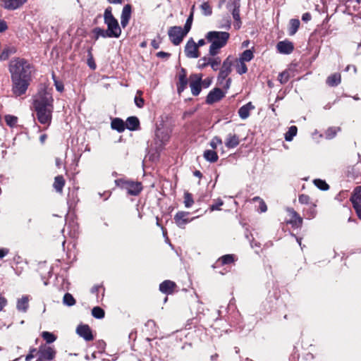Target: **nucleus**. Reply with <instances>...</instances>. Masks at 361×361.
<instances>
[{
  "mask_svg": "<svg viewBox=\"0 0 361 361\" xmlns=\"http://www.w3.org/2000/svg\"><path fill=\"white\" fill-rule=\"evenodd\" d=\"M9 71L13 95L20 97L25 94L32 80L33 67L26 60L18 58L11 61Z\"/></svg>",
  "mask_w": 361,
  "mask_h": 361,
  "instance_id": "obj_1",
  "label": "nucleus"
},
{
  "mask_svg": "<svg viewBox=\"0 0 361 361\" xmlns=\"http://www.w3.org/2000/svg\"><path fill=\"white\" fill-rule=\"evenodd\" d=\"M53 102L51 94L45 90L39 91L34 97L33 106L37 120L41 124L49 126L51 123L54 110Z\"/></svg>",
  "mask_w": 361,
  "mask_h": 361,
  "instance_id": "obj_2",
  "label": "nucleus"
},
{
  "mask_svg": "<svg viewBox=\"0 0 361 361\" xmlns=\"http://www.w3.org/2000/svg\"><path fill=\"white\" fill-rule=\"evenodd\" d=\"M230 37L228 32L222 31H209L206 35L207 42L210 44L209 54L211 56H216L221 49L224 47Z\"/></svg>",
  "mask_w": 361,
  "mask_h": 361,
  "instance_id": "obj_3",
  "label": "nucleus"
},
{
  "mask_svg": "<svg viewBox=\"0 0 361 361\" xmlns=\"http://www.w3.org/2000/svg\"><path fill=\"white\" fill-rule=\"evenodd\" d=\"M104 20L107 26V31L110 36L115 38L119 37L121 34V29L118 20L112 15L111 7H108L105 9Z\"/></svg>",
  "mask_w": 361,
  "mask_h": 361,
  "instance_id": "obj_4",
  "label": "nucleus"
},
{
  "mask_svg": "<svg viewBox=\"0 0 361 361\" xmlns=\"http://www.w3.org/2000/svg\"><path fill=\"white\" fill-rule=\"evenodd\" d=\"M233 65V61L231 59V56H228L223 62L222 66L219 71V73L217 78L218 84L222 86L226 90L229 89L231 79L228 78L226 80V78L231 73L232 68L231 66Z\"/></svg>",
  "mask_w": 361,
  "mask_h": 361,
  "instance_id": "obj_5",
  "label": "nucleus"
},
{
  "mask_svg": "<svg viewBox=\"0 0 361 361\" xmlns=\"http://www.w3.org/2000/svg\"><path fill=\"white\" fill-rule=\"evenodd\" d=\"M115 183L118 187L126 190L130 195L136 196L139 195L142 190V183L140 182L120 178L116 180Z\"/></svg>",
  "mask_w": 361,
  "mask_h": 361,
  "instance_id": "obj_6",
  "label": "nucleus"
},
{
  "mask_svg": "<svg viewBox=\"0 0 361 361\" xmlns=\"http://www.w3.org/2000/svg\"><path fill=\"white\" fill-rule=\"evenodd\" d=\"M56 354V351L53 347L42 344L38 348L36 361H51Z\"/></svg>",
  "mask_w": 361,
  "mask_h": 361,
  "instance_id": "obj_7",
  "label": "nucleus"
},
{
  "mask_svg": "<svg viewBox=\"0 0 361 361\" xmlns=\"http://www.w3.org/2000/svg\"><path fill=\"white\" fill-rule=\"evenodd\" d=\"M168 34L171 42L174 45H178L188 32L180 26H173L170 27Z\"/></svg>",
  "mask_w": 361,
  "mask_h": 361,
  "instance_id": "obj_8",
  "label": "nucleus"
},
{
  "mask_svg": "<svg viewBox=\"0 0 361 361\" xmlns=\"http://www.w3.org/2000/svg\"><path fill=\"white\" fill-rule=\"evenodd\" d=\"M202 74H192L190 76V87L194 96H197L201 90Z\"/></svg>",
  "mask_w": 361,
  "mask_h": 361,
  "instance_id": "obj_9",
  "label": "nucleus"
},
{
  "mask_svg": "<svg viewBox=\"0 0 361 361\" xmlns=\"http://www.w3.org/2000/svg\"><path fill=\"white\" fill-rule=\"evenodd\" d=\"M184 51L188 58L196 59L200 56L199 49L192 38H190L187 42Z\"/></svg>",
  "mask_w": 361,
  "mask_h": 361,
  "instance_id": "obj_10",
  "label": "nucleus"
},
{
  "mask_svg": "<svg viewBox=\"0 0 361 361\" xmlns=\"http://www.w3.org/2000/svg\"><path fill=\"white\" fill-rule=\"evenodd\" d=\"M27 1V0H1L0 6L6 10L14 11L23 6Z\"/></svg>",
  "mask_w": 361,
  "mask_h": 361,
  "instance_id": "obj_11",
  "label": "nucleus"
},
{
  "mask_svg": "<svg viewBox=\"0 0 361 361\" xmlns=\"http://www.w3.org/2000/svg\"><path fill=\"white\" fill-rule=\"evenodd\" d=\"M350 200L358 217L361 219V186L355 188Z\"/></svg>",
  "mask_w": 361,
  "mask_h": 361,
  "instance_id": "obj_12",
  "label": "nucleus"
},
{
  "mask_svg": "<svg viewBox=\"0 0 361 361\" xmlns=\"http://www.w3.org/2000/svg\"><path fill=\"white\" fill-rule=\"evenodd\" d=\"M225 94L226 92H223L220 88L216 87L209 92L207 96L206 102L209 104L217 102L224 97Z\"/></svg>",
  "mask_w": 361,
  "mask_h": 361,
  "instance_id": "obj_13",
  "label": "nucleus"
},
{
  "mask_svg": "<svg viewBox=\"0 0 361 361\" xmlns=\"http://www.w3.org/2000/svg\"><path fill=\"white\" fill-rule=\"evenodd\" d=\"M76 333L86 341H90L93 339L92 331L87 324L79 325L76 329Z\"/></svg>",
  "mask_w": 361,
  "mask_h": 361,
  "instance_id": "obj_14",
  "label": "nucleus"
},
{
  "mask_svg": "<svg viewBox=\"0 0 361 361\" xmlns=\"http://www.w3.org/2000/svg\"><path fill=\"white\" fill-rule=\"evenodd\" d=\"M189 212H178L174 216V221L176 225L180 228H184L185 226L190 222L188 219Z\"/></svg>",
  "mask_w": 361,
  "mask_h": 361,
  "instance_id": "obj_15",
  "label": "nucleus"
},
{
  "mask_svg": "<svg viewBox=\"0 0 361 361\" xmlns=\"http://www.w3.org/2000/svg\"><path fill=\"white\" fill-rule=\"evenodd\" d=\"M188 85V78L186 77L185 71L182 68L178 75V82L177 84V91L180 94L186 88Z\"/></svg>",
  "mask_w": 361,
  "mask_h": 361,
  "instance_id": "obj_16",
  "label": "nucleus"
},
{
  "mask_svg": "<svg viewBox=\"0 0 361 361\" xmlns=\"http://www.w3.org/2000/svg\"><path fill=\"white\" fill-rule=\"evenodd\" d=\"M130 16H131V6L130 4H126L123 8L121 16V24L123 27H126V25L128 24Z\"/></svg>",
  "mask_w": 361,
  "mask_h": 361,
  "instance_id": "obj_17",
  "label": "nucleus"
},
{
  "mask_svg": "<svg viewBox=\"0 0 361 361\" xmlns=\"http://www.w3.org/2000/svg\"><path fill=\"white\" fill-rule=\"evenodd\" d=\"M176 283L170 280H166L159 285V290L164 294H171L176 288Z\"/></svg>",
  "mask_w": 361,
  "mask_h": 361,
  "instance_id": "obj_18",
  "label": "nucleus"
},
{
  "mask_svg": "<svg viewBox=\"0 0 361 361\" xmlns=\"http://www.w3.org/2000/svg\"><path fill=\"white\" fill-rule=\"evenodd\" d=\"M277 49L281 54H288L293 50L292 42L288 41H281L277 44Z\"/></svg>",
  "mask_w": 361,
  "mask_h": 361,
  "instance_id": "obj_19",
  "label": "nucleus"
},
{
  "mask_svg": "<svg viewBox=\"0 0 361 361\" xmlns=\"http://www.w3.org/2000/svg\"><path fill=\"white\" fill-rule=\"evenodd\" d=\"M156 139L160 142V145H165L170 138V133L168 130L157 129Z\"/></svg>",
  "mask_w": 361,
  "mask_h": 361,
  "instance_id": "obj_20",
  "label": "nucleus"
},
{
  "mask_svg": "<svg viewBox=\"0 0 361 361\" xmlns=\"http://www.w3.org/2000/svg\"><path fill=\"white\" fill-rule=\"evenodd\" d=\"M240 143L239 137L235 134L229 133L225 141V145L227 148H234Z\"/></svg>",
  "mask_w": 361,
  "mask_h": 361,
  "instance_id": "obj_21",
  "label": "nucleus"
},
{
  "mask_svg": "<svg viewBox=\"0 0 361 361\" xmlns=\"http://www.w3.org/2000/svg\"><path fill=\"white\" fill-rule=\"evenodd\" d=\"M255 106L252 105L251 102H248L247 104L241 106L238 110L239 116L242 119H246L250 116V111L252 109H254Z\"/></svg>",
  "mask_w": 361,
  "mask_h": 361,
  "instance_id": "obj_22",
  "label": "nucleus"
},
{
  "mask_svg": "<svg viewBox=\"0 0 361 361\" xmlns=\"http://www.w3.org/2000/svg\"><path fill=\"white\" fill-rule=\"evenodd\" d=\"M111 126L114 130H116L119 133L123 132L126 129L124 121L119 118H114L111 121Z\"/></svg>",
  "mask_w": 361,
  "mask_h": 361,
  "instance_id": "obj_23",
  "label": "nucleus"
},
{
  "mask_svg": "<svg viewBox=\"0 0 361 361\" xmlns=\"http://www.w3.org/2000/svg\"><path fill=\"white\" fill-rule=\"evenodd\" d=\"M139 124L140 122L137 117L130 116L127 118L125 126L130 130H135L137 129Z\"/></svg>",
  "mask_w": 361,
  "mask_h": 361,
  "instance_id": "obj_24",
  "label": "nucleus"
},
{
  "mask_svg": "<svg viewBox=\"0 0 361 361\" xmlns=\"http://www.w3.org/2000/svg\"><path fill=\"white\" fill-rule=\"evenodd\" d=\"M341 77L339 73H334L326 78V84L330 87H336L341 83Z\"/></svg>",
  "mask_w": 361,
  "mask_h": 361,
  "instance_id": "obj_25",
  "label": "nucleus"
},
{
  "mask_svg": "<svg viewBox=\"0 0 361 361\" xmlns=\"http://www.w3.org/2000/svg\"><path fill=\"white\" fill-rule=\"evenodd\" d=\"M288 212L292 216V219L290 223L293 226H300L302 224V219L299 216V214L293 209H288Z\"/></svg>",
  "mask_w": 361,
  "mask_h": 361,
  "instance_id": "obj_26",
  "label": "nucleus"
},
{
  "mask_svg": "<svg viewBox=\"0 0 361 361\" xmlns=\"http://www.w3.org/2000/svg\"><path fill=\"white\" fill-rule=\"evenodd\" d=\"M65 185V180L62 176H57L54 178V188L57 192H62Z\"/></svg>",
  "mask_w": 361,
  "mask_h": 361,
  "instance_id": "obj_27",
  "label": "nucleus"
},
{
  "mask_svg": "<svg viewBox=\"0 0 361 361\" xmlns=\"http://www.w3.org/2000/svg\"><path fill=\"white\" fill-rule=\"evenodd\" d=\"M203 157L207 161H209L212 163L216 162L219 159L217 153L214 149L213 150H210V149L205 150L204 152Z\"/></svg>",
  "mask_w": 361,
  "mask_h": 361,
  "instance_id": "obj_28",
  "label": "nucleus"
},
{
  "mask_svg": "<svg viewBox=\"0 0 361 361\" xmlns=\"http://www.w3.org/2000/svg\"><path fill=\"white\" fill-rule=\"evenodd\" d=\"M29 299L27 296H23L17 302L16 307L18 310L21 312H26L28 308Z\"/></svg>",
  "mask_w": 361,
  "mask_h": 361,
  "instance_id": "obj_29",
  "label": "nucleus"
},
{
  "mask_svg": "<svg viewBox=\"0 0 361 361\" xmlns=\"http://www.w3.org/2000/svg\"><path fill=\"white\" fill-rule=\"evenodd\" d=\"M235 70L239 75L246 73L247 71V67L245 64V62L238 59L236 60Z\"/></svg>",
  "mask_w": 361,
  "mask_h": 361,
  "instance_id": "obj_30",
  "label": "nucleus"
},
{
  "mask_svg": "<svg viewBox=\"0 0 361 361\" xmlns=\"http://www.w3.org/2000/svg\"><path fill=\"white\" fill-rule=\"evenodd\" d=\"M93 33L95 35V39H97L99 37H103V38H106V37H111L110 36V35L109 34L107 30H104L101 27H95L94 30H93Z\"/></svg>",
  "mask_w": 361,
  "mask_h": 361,
  "instance_id": "obj_31",
  "label": "nucleus"
},
{
  "mask_svg": "<svg viewBox=\"0 0 361 361\" xmlns=\"http://www.w3.org/2000/svg\"><path fill=\"white\" fill-rule=\"evenodd\" d=\"M231 21L228 16L224 17L218 24V27L220 29L229 30L231 28Z\"/></svg>",
  "mask_w": 361,
  "mask_h": 361,
  "instance_id": "obj_32",
  "label": "nucleus"
},
{
  "mask_svg": "<svg viewBox=\"0 0 361 361\" xmlns=\"http://www.w3.org/2000/svg\"><path fill=\"white\" fill-rule=\"evenodd\" d=\"M298 128L295 126H292L285 134V140L288 142L293 140V137L297 135Z\"/></svg>",
  "mask_w": 361,
  "mask_h": 361,
  "instance_id": "obj_33",
  "label": "nucleus"
},
{
  "mask_svg": "<svg viewBox=\"0 0 361 361\" xmlns=\"http://www.w3.org/2000/svg\"><path fill=\"white\" fill-rule=\"evenodd\" d=\"M253 57V52L250 49H246L240 54L238 59L246 63L250 61Z\"/></svg>",
  "mask_w": 361,
  "mask_h": 361,
  "instance_id": "obj_34",
  "label": "nucleus"
},
{
  "mask_svg": "<svg viewBox=\"0 0 361 361\" xmlns=\"http://www.w3.org/2000/svg\"><path fill=\"white\" fill-rule=\"evenodd\" d=\"M75 302H76V301H75V298L71 293H66L64 295V296L63 298V305L68 306V307H71V306H73L75 304Z\"/></svg>",
  "mask_w": 361,
  "mask_h": 361,
  "instance_id": "obj_35",
  "label": "nucleus"
},
{
  "mask_svg": "<svg viewBox=\"0 0 361 361\" xmlns=\"http://www.w3.org/2000/svg\"><path fill=\"white\" fill-rule=\"evenodd\" d=\"M300 26V21L298 19H291L290 21L289 34L293 35L296 33Z\"/></svg>",
  "mask_w": 361,
  "mask_h": 361,
  "instance_id": "obj_36",
  "label": "nucleus"
},
{
  "mask_svg": "<svg viewBox=\"0 0 361 361\" xmlns=\"http://www.w3.org/2000/svg\"><path fill=\"white\" fill-rule=\"evenodd\" d=\"M235 261L233 255H225L218 259V262H221L222 265L231 264Z\"/></svg>",
  "mask_w": 361,
  "mask_h": 361,
  "instance_id": "obj_37",
  "label": "nucleus"
},
{
  "mask_svg": "<svg viewBox=\"0 0 361 361\" xmlns=\"http://www.w3.org/2000/svg\"><path fill=\"white\" fill-rule=\"evenodd\" d=\"M44 340L46 341L47 343H52L56 340V336L49 331H43L41 334Z\"/></svg>",
  "mask_w": 361,
  "mask_h": 361,
  "instance_id": "obj_38",
  "label": "nucleus"
},
{
  "mask_svg": "<svg viewBox=\"0 0 361 361\" xmlns=\"http://www.w3.org/2000/svg\"><path fill=\"white\" fill-rule=\"evenodd\" d=\"M221 59L219 57H210L209 65L211 66L213 71H216L219 68L221 64Z\"/></svg>",
  "mask_w": 361,
  "mask_h": 361,
  "instance_id": "obj_39",
  "label": "nucleus"
},
{
  "mask_svg": "<svg viewBox=\"0 0 361 361\" xmlns=\"http://www.w3.org/2000/svg\"><path fill=\"white\" fill-rule=\"evenodd\" d=\"M92 314L94 318L102 319L104 317V311L99 307H94L92 310Z\"/></svg>",
  "mask_w": 361,
  "mask_h": 361,
  "instance_id": "obj_40",
  "label": "nucleus"
},
{
  "mask_svg": "<svg viewBox=\"0 0 361 361\" xmlns=\"http://www.w3.org/2000/svg\"><path fill=\"white\" fill-rule=\"evenodd\" d=\"M210 57L204 56L200 59L197 61V67L199 69H203L209 65Z\"/></svg>",
  "mask_w": 361,
  "mask_h": 361,
  "instance_id": "obj_41",
  "label": "nucleus"
},
{
  "mask_svg": "<svg viewBox=\"0 0 361 361\" xmlns=\"http://www.w3.org/2000/svg\"><path fill=\"white\" fill-rule=\"evenodd\" d=\"M200 8L202 11V13L204 15V16H210L212 15V7L211 6L209 5V4L208 2H204L201 4L200 6Z\"/></svg>",
  "mask_w": 361,
  "mask_h": 361,
  "instance_id": "obj_42",
  "label": "nucleus"
},
{
  "mask_svg": "<svg viewBox=\"0 0 361 361\" xmlns=\"http://www.w3.org/2000/svg\"><path fill=\"white\" fill-rule=\"evenodd\" d=\"M290 78V72L286 70L279 75V81L281 84L286 83Z\"/></svg>",
  "mask_w": 361,
  "mask_h": 361,
  "instance_id": "obj_43",
  "label": "nucleus"
},
{
  "mask_svg": "<svg viewBox=\"0 0 361 361\" xmlns=\"http://www.w3.org/2000/svg\"><path fill=\"white\" fill-rule=\"evenodd\" d=\"M340 130V128H335V127H332V128H329L326 132H325V137L326 139H332L334 138L337 132Z\"/></svg>",
  "mask_w": 361,
  "mask_h": 361,
  "instance_id": "obj_44",
  "label": "nucleus"
},
{
  "mask_svg": "<svg viewBox=\"0 0 361 361\" xmlns=\"http://www.w3.org/2000/svg\"><path fill=\"white\" fill-rule=\"evenodd\" d=\"M194 203L192 196L189 192H185L184 194V204L187 208H190Z\"/></svg>",
  "mask_w": 361,
  "mask_h": 361,
  "instance_id": "obj_45",
  "label": "nucleus"
},
{
  "mask_svg": "<svg viewBox=\"0 0 361 361\" xmlns=\"http://www.w3.org/2000/svg\"><path fill=\"white\" fill-rule=\"evenodd\" d=\"M314 185L322 190H327L329 189V185L323 180L315 179L314 180Z\"/></svg>",
  "mask_w": 361,
  "mask_h": 361,
  "instance_id": "obj_46",
  "label": "nucleus"
},
{
  "mask_svg": "<svg viewBox=\"0 0 361 361\" xmlns=\"http://www.w3.org/2000/svg\"><path fill=\"white\" fill-rule=\"evenodd\" d=\"M6 124L10 127H13L16 125L18 118L14 116L7 115L5 116Z\"/></svg>",
  "mask_w": 361,
  "mask_h": 361,
  "instance_id": "obj_47",
  "label": "nucleus"
},
{
  "mask_svg": "<svg viewBox=\"0 0 361 361\" xmlns=\"http://www.w3.org/2000/svg\"><path fill=\"white\" fill-rule=\"evenodd\" d=\"M193 20V12L192 11L189 17L188 18L186 23L185 24L183 30L188 33L190 30L191 29L192 23Z\"/></svg>",
  "mask_w": 361,
  "mask_h": 361,
  "instance_id": "obj_48",
  "label": "nucleus"
},
{
  "mask_svg": "<svg viewBox=\"0 0 361 361\" xmlns=\"http://www.w3.org/2000/svg\"><path fill=\"white\" fill-rule=\"evenodd\" d=\"M222 144V140L220 137L216 136L212 139L209 145L213 149H216L217 146Z\"/></svg>",
  "mask_w": 361,
  "mask_h": 361,
  "instance_id": "obj_49",
  "label": "nucleus"
},
{
  "mask_svg": "<svg viewBox=\"0 0 361 361\" xmlns=\"http://www.w3.org/2000/svg\"><path fill=\"white\" fill-rule=\"evenodd\" d=\"M224 204L223 200L221 199H218L216 200V203L212 204L209 207V209L211 212L215 211V210H220L221 207Z\"/></svg>",
  "mask_w": 361,
  "mask_h": 361,
  "instance_id": "obj_50",
  "label": "nucleus"
},
{
  "mask_svg": "<svg viewBox=\"0 0 361 361\" xmlns=\"http://www.w3.org/2000/svg\"><path fill=\"white\" fill-rule=\"evenodd\" d=\"M253 201H259V210L261 212H265L267 210V207L265 204V202L259 197H255L252 199Z\"/></svg>",
  "mask_w": 361,
  "mask_h": 361,
  "instance_id": "obj_51",
  "label": "nucleus"
},
{
  "mask_svg": "<svg viewBox=\"0 0 361 361\" xmlns=\"http://www.w3.org/2000/svg\"><path fill=\"white\" fill-rule=\"evenodd\" d=\"M233 17L235 20L240 21V9H239V5H235V8L233 10L232 12Z\"/></svg>",
  "mask_w": 361,
  "mask_h": 361,
  "instance_id": "obj_52",
  "label": "nucleus"
},
{
  "mask_svg": "<svg viewBox=\"0 0 361 361\" xmlns=\"http://www.w3.org/2000/svg\"><path fill=\"white\" fill-rule=\"evenodd\" d=\"M298 201L301 204H308L310 203V197L307 195H300L298 198Z\"/></svg>",
  "mask_w": 361,
  "mask_h": 361,
  "instance_id": "obj_53",
  "label": "nucleus"
},
{
  "mask_svg": "<svg viewBox=\"0 0 361 361\" xmlns=\"http://www.w3.org/2000/svg\"><path fill=\"white\" fill-rule=\"evenodd\" d=\"M10 52L8 49H4L0 54V61H5L8 59Z\"/></svg>",
  "mask_w": 361,
  "mask_h": 361,
  "instance_id": "obj_54",
  "label": "nucleus"
},
{
  "mask_svg": "<svg viewBox=\"0 0 361 361\" xmlns=\"http://www.w3.org/2000/svg\"><path fill=\"white\" fill-rule=\"evenodd\" d=\"M54 85H55L56 90L61 92L63 90V83L61 82L56 80L54 78Z\"/></svg>",
  "mask_w": 361,
  "mask_h": 361,
  "instance_id": "obj_55",
  "label": "nucleus"
},
{
  "mask_svg": "<svg viewBox=\"0 0 361 361\" xmlns=\"http://www.w3.org/2000/svg\"><path fill=\"white\" fill-rule=\"evenodd\" d=\"M135 103L137 107L141 108L144 105V99L142 97H135Z\"/></svg>",
  "mask_w": 361,
  "mask_h": 361,
  "instance_id": "obj_56",
  "label": "nucleus"
},
{
  "mask_svg": "<svg viewBox=\"0 0 361 361\" xmlns=\"http://www.w3.org/2000/svg\"><path fill=\"white\" fill-rule=\"evenodd\" d=\"M7 305V300L0 293V312L3 310Z\"/></svg>",
  "mask_w": 361,
  "mask_h": 361,
  "instance_id": "obj_57",
  "label": "nucleus"
},
{
  "mask_svg": "<svg viewBox=\"0 0 361 361\" xmlns=\"http://www.w3.org/2000/svg\"><path fill=\"white\" fill-rule=\"evenodd\" d=\"M8 28L6 23L4 20H0V32L6 30Z\"/></svg>",
  "mask_w": 361,
  "mask_h": 361,
  "instance_id": "obj_58",
  "label": "nucleus"
},
{
  "mask_svg": "<svg viewBox=\"0 0 361 361\" xmlns=\"http://www.w3.org/2000/svg\"><path fill=\"white\" fill-rule=\"evenodd\" d=\"M9 250L7 248H0V259H2L8 255Z\"/></svg>",
  "mask_w": 361,
  "mask_h": 361,
  "instance_id": "obj_59",
  "label": "nucleus"
},
{
  "mask_svg": "<svg viewBox=\"0 0 361 361\" xmlns=\"http://www.w3.org/2000/svg\"><path fill=\"white\" fill-rule=\"evenodd\" d=\"M170 54L164 51H159L157 54V56L159 58H168L170 56Z\"/></svg>",
  "mask_w": 361,
  "mask_h": 361,
  "instance_id": "obj_60",
  "label": "nucleus"
},
{
  "mask_svg": "<svg viewBox=\"0 0 361 361\" xmlns=\"http://www.w3.org/2000/svg\"><path fill=\"white\" fill-rule=\"evenodd\" d=\"M302 20L305 22H308L311 20V15L309 13H305L302 16Z\"/></svg>",
  "mask_w": 361,
  "mask_h": 361,
  "instance_id": "obj_61",
  "label": "nucleus"
},
{
  "mask_svg": "<svg viewBox=\"0 0 361 361\" xmlns=\"http://www.w3.org/2000/svg\"><path fill=\"white\" fill-rule=\"evenodd\" d=\"M207 42L206 38L201 39L197 42V43H196L197 47L199 49L200 47H202V46L205 45Z\"/></svg>",
  "mask_w": 361,
  "mask_h": 361,
  "instance_id": "obj_62",
  "label": "nucleus"
},
{
  "mask_svg": "<svg viewBox=\"0 0 361 361\" xmlns=\"http://www.w3.org/2000/svg\"><path fill=\"white\" fill-rule=\"evenodd\" d=\"M151 45L155 49H157L159 47V42L156 39H154L151 42Z\"/></svg>",
  "mask_w": 361,
  "mask_h": 361,
  "instance_id": "obj_63",
  "label": "nucleus"
},
{
  "mask_svg": "<svg viewBox=\"0 0 361 361\" xmlns=\"http://www.w3.org/2000/svg\"><path fill=\"white\" fill-rule=\"evenodd\" d=\"M35 357V355L34 354H27L26 356H25V361H31L32 359H33Z\"/></svg>",
  "mask_w": 361,
  "mask_h": 361,
  "instance_id": "obj_64",
  "label": "nucleus"
}]
</instances>
